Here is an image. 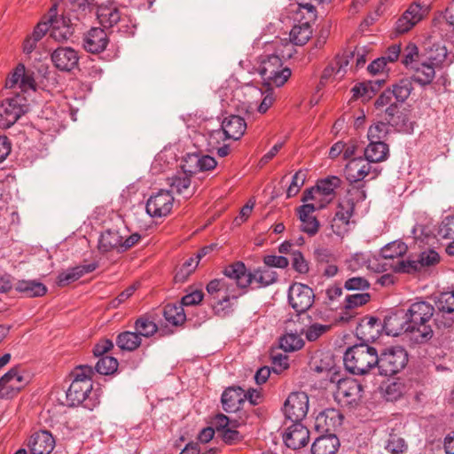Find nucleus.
Listing matches in <instances>:
<instances>
[{"label": "nucleus", "instance_id": "62", "mask_svg": "<svg viewBox=\"0 0 454 454\" xmlns=\"http://www.w3.org/2000/svg\"><path fill=\"white\" fill-rule=\"evenodd\" d=\"M330 329V326L327 325L322 324H312L305 331L306 339L309 341H315L324 333H325Z\"/></svg>", "mask_w": 454, "mask_h": 454}, {"label": "nucleus", "instance_id": "39", "mask_svg": "<svg viewBox=\"0 0 454 454\" xmlns=\"http://www.w3.org/2000/svg\"><path fill=\"white\" fill-rule=\"evenodd\" d=\"M406 319L397 313L391 314L384 319V330L387 335L398 336L405 332Z\"/></svg>", "mask_w": 454, "mask_h": 454}, {"label": "nucleus", "instance_id": "16", "mask_svg": "<svg viewBox=\"0 0 454 454\" xmlns=\"http://www.w3.org/2000/svg\"><path fill=\"white\" fill-rule=\"evenodd\" d=\"M53 65L60 71L70 72L78 66V52L71 47H59L51 55Z\"/></svg>", "mask_w": 454, "mask_h": 454}, {"label": "nucleus", "instance_id": "57", "mask_svg": "<svg viewBox=\"0 0 454 454\" xmlns=\"http://www.w3.org/2000/svg\"><path fill=\"white\" fill-rule=\"evenodd\" d=\"M371 299V295L368 293H359L350 294L345 298L344 308L346 309H353L366 304Z\"/></svg>", "mask_w": 454, "mask_h": 454}, {"label": "nucleus", "instance_id": "8", "mask_svg": "<svg viewBox=\"0 0 454 454\" xmlns=\"http://www.w3.org/2000/svg\"><path fill=\"white\" fill-rule=\"evenodd\" d=\"M345 176L350 184H357L366 176L376 178L381 172V168L373 167L365 158L357 157L351 159L345 168Z\"/></svg>", "mask_w": 454, "mask_h": 454}, {"label": "nucleus", "instance_id": "23", "mask_svg": "<svg viewBox=\"0 0 454 454\" xmlns=\"http://www.w3.org/2000/svg\"><path fill=\"white\" fill-rule=\"evenodd\" d=\"M439 259V254L434 250H427L422 252L416 261H403L400 263L399 270L405 273H413L421 270L423 267L436 264Z\"/></svg>", "mask_w": 454, "mask_h": 454}, {"label": "nucleus", "instance_id": "52", "mask_svg": "<svg viewBox=\"0 0 454 454\" xmlns=\"http://www.w3.org/2000/svg\"><path fill=\"white\" fill-rule=\"evenodd\" d=\"M135 330L137 334H139V337L141 338L145 337H151L153 336L158 330V327L156 324L145 317H140L136 320L135 322Z\"/></svg>", "mask_w": 454, "mask_h": 454}, {"label": "nucleus", "instance_id": "51", "mask_svg": "<svg viewBox=\"0 0 454 454\" xmlns=\"http://www.w3.org/2000/svg\"><path fill=\"white\" fill-rule=\"evenodd\" d=\"M118 361L114 356H105L98 359L96 364V371L102 375H109L117 371Z\"/></svg>", "mask_w": 454, "mask_h": 454}, {"label": "nucleus", "instance_id": "60", "mask_svg": "<svg viewBox=\"0 0 454 454\" xmlns=\"http://www.w3.org/2000/svg\"><path fill=\"white\" fill-rule=\"evenodd\" d=\"M370 287L369 281L364 277H352L344 283V288L348 291H366Z\"/></svg>", "mask_w": 454, "mask_h": 454}, {"label": "nucleus", "instance_id": "36", "mask_svg": "<svg viewBox=\"0 0 454 454\" xmlns=\"http://www.w3.org/2000/svg\"><path fill=\"white\" fill-rule=\"evenodd\" d=\"M437 67L426 60L417 64L411 69L414 70L413 80L420 85H427L432 82L435 76Z\"/></svg>", "mask_w": 454, "mask_h": 454}, {"label": "nucleus", "instance_id": "30", "mask_svg": "<svg viewBox=\"0 0 454 454\" xmlns=\"http://www.w3.org/2000/svg\"><path fill=\"white\" fill-rule=\"evenodd\" d=\"M250 285H254L255 288L269 286L278 280V273L266 266L254 269L248 271Z\"/></svg>", "mask_w": 454, "mask_h": 454}, {"label": "nucleus", "instance_id": "31", "mask_svg": "<svg viewBox=\"0 0 454 454\" xmlns=\"http://www.w3.org/2000/svg\"><path fill=\"white\" fill-rule=\"evenodd\" d=\"M223 274L230 279L235 280L237 286L247 288L250 286V278L246 265L242 262H236L226 266Z\"/></svg>", "mask_w": 454, "mask_h": 454}, {"label": "nucleus", "instance_id": "53", "mask_svg": "<svg viewBox=\"0 0 454 454\" xmlns=\"http://www.w3.org/2000/svg\"><path fill=\"white\" fill-rule=\"evenodd\" d=\"M407 251V246L399 240L391 242L381 249V254L386 259H393L403 255Z\"/></svg>", "mask_w": 454, "mask_h": 454}, {"label": "nucleus", "instance_id": "33", "mask_svg": "<svg viewBox=\"0 0 454 454\" xmlns=\"http://www.w3.org/2000/svg\"><path fill=\"white\" fill-rule=\"evenodd\" d=\"M364 158L371 163H379L387 160L388 145L385 142L370 141L364 148Z\"/></svg>", "mask_w": 454, "mask_h": 454}, {"label": "nucleus", "instance_id": "45", "mask_svg": "<svg viewBox=\"0 0 454 454\" xmlns=\"http://www.w3.org/2000/svg\"><path fill=\"white\" fill-rule=\"evenodd\" d=\"M279 345L286 352H294L301 349L304 341L297 333H287L280 338Z\"/></svg>", "mask_w": 454, "mask_h": 454}, {"label": "nucleus", "instance_id": "21", "mask_svg": "<svg viewBox=\"0 0 454 454\" xmlns=\"http://www.w3.org/2000/svg\"><path fill=\"white\" fill-rule=\"evenodd\" d=\"M216 160L209 155H200L196 153L188 154L184 159L182 168L189 174H196L200 171L211 170L215 168Z\"/></svg>", "mask_w": 454, "mask_h": 454}, {"label": "nucleus", "instance_id": "56", "mask_svg": "<svg viewBox=\"0 0 454 454\" xmlns=\"http://www.w3.org/2000/svg\"><path fill=\"white\" fill-rule=\"evenodd\" d=\"M307 178L306 170H298L293 176L292 182L286 190V195L288 198L295 196L300 189L303 186Z\"/></svg>", "mask_w": 454, "mask_h": 454}, {"label": "nucleus", "instance_id": "7", "mask_svg": "<svg viewBox=\"0 0 454 454\" xmlns=\"http://www.w3.org/2000/svg\"><path fill=\"white\" fill-rule=\"evenodd\" d=\"M332 382L336 381L334 399L342 407H353L358 403L362 397V386L355 379H338L332 377Z\"/></svg>", "mask_w": 454, "mask_h": 454}, {"label": "nucleus", "instance_id": "47", "mask_svg": "<svg viewBox=\"0 0 454 454\" xmlns=\"http://www.w3.org/2000/svg\"><path fill=\"white\" fill-rule=\"evenodd\" d=\"M435 306L441 312H454V291L442 292L435 296Z\"/></svg>", "mask_w": 454, "mask_h": 454}, {"label": "nucleus", "instance_id": "12", "mask_svg": "<svg viewBox=\"0 0 454 454\" xmlns=\"http://www.w3.org/2000/svg\"><path fill=\"white\" fill-rule=\"evenodd\" d=\"M50 35L57 42L67 41L74 33L70 20L64 16H57V5L53 4L49 11Z\"/></svg>", "mask_w": 454, "mask_h": 454}, {"label": "nucleus", "instance_id": "14", "mask_svg": "<svg viewBox=\"0 0 454 454\" xmlns=\"http://www.w3.org/2000/svg\"><path fill=\"white\" fill-rule=\"evenodd\" d=\"M424 56L427 61L439 67L454 62V53L449 52L442 42L426 43Z\"/></svg>", "mask_w": 454, "mask_h": 454}, {"label": "nucleus", "instance_id": "17", "mask_svg": "<svg viewBox=\"0 0 454 454\" xmlns=\"http://www.w3.org/2000/svg\"><path fill=\"white\" fill-rule=\"evenodd\" d=\"M23 376L20 374L19 367L12 368L0 379L1 399H9L13 397L23 387Z\"/></svg>", "mask_w": 454, "mask_h": 454}, {"label": "nucleus", "instance_id": "24", "mask_svg": "<svg viewBox=\"0 0 454 454\" xmlns=\"http://www.w3.org/2000/svg\"><path fill=\"white\" fill-rule=\"evenodd\" d=\"M28 447L32 454H50L55 447V440L48 431H39L30 437Z\"/></svg>", "mask_w": 454, "mask_h": 454}, {"label": "nucleus", "instance_id": "11", "mask_svg": "<svg viewBox=\"0 0 454 454\" xmlns=\"http://www.w3.org/2000/svg\"><path fill=\"white\" fill-rule=\"evenodd\" d=\"M173 204L172 192L162 189L150 196L145 209L150 216L160 218L167 216L171 212Z\"/></svg>", "mask_w": 454, "mask_h": 454}, {"label": "nucleus", "instance_id": "35", "mask_svg": "<svg viewBox=\"0 0 454 454\" xmlns=\"http://www.w3.org/2000/svg\"><path fill=\"white\" fill-rule=\"evenodd\" d=\"M97 262H91L83 265H78L74 268H71L59 276V283L61 286L68 285L72 282L76 281L83 275L94 271L98 268Z\"/></svg>", "mask_w": 454, "mask_h": 454}, {"label": "nucleus", "instance_id": "4", "mask_svg": "<svg viewBox=\"0 0 454 454\" xmlns=\"http://www.w3.org/2000/svg\"><path fill=\"white\" fill-rule=\"evenodd\" d=\"M29 110L27 98L18 92L7 98L0 104V128L12 127L22 115Z\"/></svg>", "mask_w": 454, "mask_h": 454}, {"label": "nucleus", "instance_id": "48", "mask_svg": "<svg viewBox=\"0 0 454 454\" xmlns=\"http://www.w3.org/2000/svg\"><path fill=\"white\" fill-rule=\"evenodd\" d=\"M387 121L392 126L399 127L400 129L408 130L405 121V114L398 112L397 106L394 103L390 104L386 109Z\"/></svg>", "mask_w": 454, "mask_h": 454}, {"label": "nucleus", "instance_id": "20", "mask_svg": "<svg viewBox=\"0 0 454 454\" xmlns=\"http://www.w3.org/2000/svg\"><path fill=\"white\" fill-rule=\"evenodd\" d=\"M109 43L106 31L99 27H92L83 38V48L91 53H99L106 50Z\"/></svg>", "mask_w": 454, "mask_h": 454}, {"label": "nucleus", "instance_id": "9", "mask_svg": "<svg viewBox=\"0 0 454 454\" xmlns=\"http://www.w3.org/2000/svg\"><path fill=\"white\" fill-rule=\"evenodd\" d=\"M309 411V396L305 392L291 393L284 403V413L293 422L301 421Z\"/></svg>", "mask_w": 454, "mask_h": 454}, {"label": "nucleus", "instance_id": "32", "mask_svg": "<svg viewBox=\"0 0 454 454\" xmlns=\"http://www.w3.org/2000/svg\"><path fill=\"white\" fill-rule=\"evenodd\" d=\"M123 237L116 229H107L104 231L98 240V250L106 253L112 250L120 252L121 244Z\"/></svg>", "mask_w": 454, "mask_h": 454}, {"label": "nucleus", "instance_id": "3", "mask_svg": "<svg viewBox=\"0 0 454 454\" xmlns=\"http://www.w3.org/2000/svg\"><path fill=\"white\" fill-rule=\"evenodd\" d=\"M256 69L267 86L280 87L291 76L290 68L284 67L282 59L276 54L261 56Z\"/></svg>", "mask_w": 454, "mask_h": 454}, {"label": "nucleus", "instance_id": "37", "mask_svg": "<svg viewBox=\"0 0 454 454\" xmlns=\"http://www.w3.org/2000/svg\"><path fill=\"white\" fill-rule=\"evenodd\" d=\"M98 19L104 27H114L122 21L120 11L114 5H101L98 9Z\"/></svg>", "mask_w": 454, "mask_h": 454}, {"label": "nucleus", "instance_id": "28", "mask_svg": "<svg viewBox=\"0 0 454 454\" xmlns=\"http://www.w3.org/2000/svg\"><path fill=\"white\" fill-rule=\"evenodd\" d=\"M342 416L335 409H326L321 411L315 419V428L317 431L330 432L340 426Z\"/></svg>", "mask_w": 454, "mask_h": 454}, {"label": "nucleus", "instance_id": "54", "mask_svg": "<svg viewBox=\"0 0 454 454\" xmlns=\"http://www.w3.org/2000/svg\"><path fill=\"white\" fill-rule=\"evenodd\" d=\"M366 199V192L364 184H350L347 195L342 199L353 203V207L360 201H364Z\"/></svg>", "mask_w": 454, "mask_h": 454}, {"label": "nucleus", "instance_id": "49", "mask_svg": "<svg viewBox=\"0 0 454 454\" xmlns=\"http://www.w3.org/2000/svg\"><path fill=\"white\" fill-rule=\"evenodd\" d=\"M385 449L391 454H403L408 450V445L403 437L390 434L385 442Z\"/></svg>", "mask_w": 454, "mask_h": 454}, {"label": "nucleus", "instance_id": "26", "mask_svg": "<svg viewBox=\"0 0 454 454\" xmlns=\"http://www.w3.org/2000/svg\"><path fill=\"white\" fill-rule=\"evenodd\" d=\"M223 408L227 412H236L246 402L245 389L240 387H230L222 395Z\"/></svg>", "mask_w": 454, "mask_h": 454}, {"label": "nucleus", "instance_id": "25", "mask_svg": "<svg viewBox=\"0 0 454 454\" xmlns=\"http://www.w3.org/2000/svg\"><path fill=\"white\" fill-rule=\"evenodd\" d=\"M92 390L91 380H73L67 391V401L70 406H77L87 398Z\"/></svg>", "mask_w": 454, "mask_h": 454}, {"label": "nucleus", "instance_id": "43", "mask_svg": "<svg viewBox=\"0 0 454 454\" xmlns=\"http://www.w3.org/2000/svg\"><path fill=\"white\" fill-rule=\"evenodd\" d=\"M163 315L165 319L173 325H182L186 319L182 304H167L164 307Z\"/></svg>", "mask_w": 454, "mask_h": 454}, {"label": "nucleus", "instance_id": "59", "mask_svg": "<svg viewBox=\"0 0 454 454\" xmlns=\"http://www.w3.org/2000/svg\"><path fill=\"white\" fill-rule=\"evenodd\" d=\"M291 261L292 266L295 271L299 272L300 274H306L309 272V262L299 250H294L292 252Z\"/></svg>", "mask_w": 454, "mask_h": 454}, {"label": "nucleus", "instance_id": "46", "mask_svg": "<svg viewBox=\"0 0 454 454\" xmlns=\"http://www.w3.org/2000/svg\"><path fill=\"white\" fill-rule=\"evenodd\" d=\"M340 185V179L338 176H332L319 180L315 186L323 195L327 196L332 200L334 198L335 190Z\"/></svg>", "mask_w": 454, "mask_h": 454}, {"label": "nucleus", "instance_id": "63", "mask_svg": "<svg viewBox=\"0 0 454 454\" xmlns=\"http://www.w3.org/2000/svg\"><path fill=\"white\" fill-rule=\"evenodd\" d=\"M229 289V285L225 279H214L211 280L207 286V291L209 294L215 296L226 294Z\"/></svg>", "mask_w": 454, "mask_h": 454}, {"label": "nucleus", "instance_id": "34", "mask_svg": "<svg viewBox=\"0 0 454 454\" xmlns=\"http://www.w3.org/2000/svg\"><path fill=\"white\" fill-rule=\"evenodd\" d=\"M189 172H185L184 169L181 173L168 178V184L172 189V192H176L178 194L184 195L185 198L192 196L194 191L191 189V176Z\"/></svg>", "mask_w": 454, "mask_h": 454}, {"label": "nucleus", "instance_id": "61", "mask_svg": "<svg viewBox=\"0 0 454 454\" xmlns=\"http://www.w3.org/2000/svg\"><path fill=\"white\" fill-rule=\"evenodd\" d=\"M403 385L399 381H390L385 387V397L387 401H395L402 396Z\"/></svg>", "mask_w": 454, "mask_h": 454}, {"label": "nucleus", "instance_id": "38", "mask_svg": "<svg viewBox=\"0 0 454 454\" xmlns=\"http://www.w3.org/2000/svg\"><path fill=\"white\" fill-rule=\"evenodd\" d=\"M301 200L305 205H312L314 210H319L326 207L332 200L317 190L316 187L307 189L302 196Z\"/></svg>", "mask_w": 454, "mask_h": 454}, {"label": "nucleus", "instance_id": "18", "mask_svg": "<svg viewBox=\"0 0 454 454\" xmlns=\"http://www.w3.org/2000/svg\"><path fill=\"white\" fill-rule=\"evenodd\" d=\"M23 376L20 374L19 367L12 368L0 379L1 399H9L13 397L23 387Z\"/></svg>", "mask_w": 454, "mask_h": 454}, {"label": "nucleus", "instance_id": "50", "mask_svg": "<svg viewBox=\"0 0 454 454\" xmlns=\"http://www.w3.org/2000/svg\"><path fill=\"white\" fill-rule=\"evenodd\" d=\"M412 90V83L409 79H402L393 86L390 90L392 96L395 98L398 102H404Z\"/></svg>", "mask_w": 454, "mask_h": 454}, {"label": "nucleus", "instance_id": "64", "mask_svg": "<svg viewBox=\"0 0 454 454\" xmlns=\"http://www.w3.org/2000/svg\"><path fill=\"white\" fill-rule=\"evenodd\" d=\"M438 234L443 239H454V215H449L443 219Z\"/></svg>", "mask_w": 454, "mask_h": 454}, {"label": "nucleus", "instance_id": "10", "mask_svg": "<svg viewBox=\"0 0 454 454\" xmlns=\"http://www.w3.org/2000/svg\"><path fill=\"white\" fill-rule=\"evenodd\" d=\"M314 292L307 285L293 284L288 290V301L297 313L308 310L314 302Z\"/></svg>", "mask_w": 454, "mask_h": 454}, {"label": "nucleus", "instance_id": "1", "mask_svg": "<svg viewBox=\"0 0 454 454\" xmlns=\"http://www.w3.org/2000/svg\"><path fill=\"white\" fill-rule=\"evenodd\" d=\"M434 307L429 301L418 300L412 302L405 313V332L416 342H426L433 337V330L429 322L434 314Z\"/></svg>", "mask_w": 454, "mask_h": 454}, {"label": "nucleus", "instance_id": "22", "mask_svg": "<svg viewBox=\"0 0 454 454\" xmlns=\"http://www.w3.org/2000/svg\"><path fill=\"white\" fill-rule=\"evenodd\" d=\"M425 10L420 4H412L398 19L395 29L398 33H406L412 28L424 16Z\"/></svg>", "mask_w": 454, "mask_h": 454}, {"label": "nucleus", "instance_id": "29", "mask_svg": "<svg viewBox=\"0 0 454 454\" xmlns=\"http://www.w3.org/2000/svg\"><path fill=\"white\" fill-rule=\"evenodd\" d=\"M340 440L334 434L318 436L311 446L312 454H335L340 448Z\"/></svg>", "mask_w": 454, "mask_h": 454}, {"label": "nucleus", "instance_id": "40", "mask_svg": "<svg viewBox=\"0 0 454 454\" xmlns=\"http://www.w3.org/2000/svg\"><path fill=\"white\" fill-rule=\"evenodd\" d=\"M17 290L27 297H39L45 294L46 286L35 280H21L17 285Z\"/></svg>", "mask_w": 454, "mask_h": 454}, {"label": "nucleus", "instance_id": "15", "mask_svg": "<svg viewBox=\"0 0 454 454\" xmlns=\"http://www.w3.org/2000/svg\"><path fill=\"white\" fill-rule=\"evenodd\" d=\"M309 440V431L301 421L294 422L283 434V441L286 447L299 450L307 445Z\"/></svg>", "mask_w": 454, "mask_h": 454}, {"label": "nucleus", "instance_id": "2", "mask_svg": "<svg viewBox=\"0 0 454 454\" xmlns=\"http://www.w3.org/2000/svg\"><path fill=\"white\" fill-rule=\"evenodd\" d=\"M343 361L348 372L364 375L378 365L379 355L375 348L362 343L348 348L344 354Z\"/></svg>", "mask_w": 454, "mask_h": 454}, {"label": "nucleus", "instance_id": "55", "mask_svg": "<svg viewBox=\"0 0 454 454\" xmlns=\"http://www.w3.org/2000/svg\"><path fill=\"white\" fill-rule=\"evenodd\" d=\"M388 131V124L386 122L379 121L370 126L367 137L369 141L383 142V139L386 138Z\"/></svg>", "mask_w": 454, "mask_h": 454}, {"label": "nucleus", "instance_id": "6", "mask_svg": "<svg viewBox=\"0 0 454 454\" xmlns=\"http://www.w3.org/2000/svg\"><path fill=\"white\" fill-rule=\"evenodd\" d=\"M408 363V353L401 346L387 348L379 356L378 368L381 375H394L403 370Z\"/></svg>", "mask_w": 454, "mask_h": 454}, {"label": "nucleus", "instance_id": "5", "mask_svg": "<svg viewBox=\"0 0 454 454\" xmlns=\"http://www.w3.org/2000/svg\"><path fill=\"white\" fill-rule=\"evenodd\" d=\"M247 123L239 115H230L222 121L221 129L210 132L208 144L211 146L218 145L221 140H239L245 133Z\"/></svg>", "mask_w": 454, "mask_h": 454}, {"label": "nucleus", "instance_id": "42", "mask_svg": "<svg viewBox=\"0 0 454 454\" xmlns=\"http://www.w3.org/2000/svg\"><path fill=\"white\" fill-rule=\"evenodd\" d=\"M312 35V28L308 22L294 25L290 31V40L296 45L305 44Z\"/></svg>", "mask_w": 454, "mask_h": 454}, {"label": "nucleus", "instance_id": "19", "mask_svg": "<svg viewBox=\"0 0 454 454\" xmlns=\"http://www.w3.org/2000/svg\"><path fill=\"white\" fill-rule=\"evenodd\" d=\"M355 207L353 203L348 200H341L339 202L336 213L334 215L332 227L333 231L338 235H342L348 230L350 219L353 216Z\"/></svg>", "mask_w": 454, "mask_h": 454}, {"label": "nucleus", "instance_id": "27", "mask_svg": "<svg viewBox=\"0 0 454 454\" xmlns=\"http://www.w3.org/2000/svg\"><path fill=\"white\" fill-rule=\"evenodd\" d=\"M314 207L312 205H301L297 208V215L301 221V231L309 236H314L319 230V222L313 215Z\"/></svg>", "mask_w": 454, "mask_h": 454}, {"label": "nucleus", "instance_id": "58", "mask_svg": "<svg viewBox=\"0 0 454 454\" xmlns=\"http://www.w3.org/2000/svg\"><path fill=\"white\" fill-rule=\"evenodd\" d=\"M199 262L200 261L196 256L187 259L176 274L175 278L176 281H184L186 278L197 268Z\"/></svg>", "mask_w": 454, "mask_h": 454}, {"label": "nucleus", "instance_id": "44", "mask_svg": "<svg viewBox=\"0 0 454 454\" xmlns=\"http://www.w3.org/2000/svg\"><path fill=\"white\" fill-rule=\"evenodd\" d=\"M237 298V294H229L228 292L222 295L215 296L214 299L216 301L212 304L215 313L222 317L229 314L232 305L231 300H236Z\"/></svg>", "mask_w": 454, "mask_h": 454}, {"label": "nucleus", "instance_id": "41", "mask_svg": "<svg viewBox=\"0 0 454 454\" xmlns=\"http://www.w3.org/2000/svg\"><path fill=\"white\" fill-rule=\"evenodd\" d=\"M141 338L136 332L126 331L118 334L116 345L126 351H134L141 345Z\"/></svg>", "mask_w": 454, "mask_h": 454}, {"label": "nucleus", "instance_id": "13", "mask_svg": "<svg viewBox=\"0 0 454 454\" xmlns=\"http://www.w3.org/2000/svg\"><path fill=\"white\" fill-rule=\"evenodd\" d=\"M5 87L20 89L22 93L35 90V81L33 72L27 70L23 64H19L6 79Z\"/></svg>", "mask_w": 454, "mask_h": 454}]
</instances>
